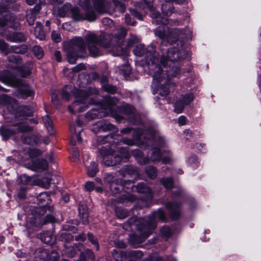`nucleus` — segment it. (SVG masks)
Returning <instances> with one entry per match:
<instances>
[{
	"label": "nucleus",
	"instance_id": "f257e3e1",
	"mask_svg": "<svg viewBox=\"0 0 261 261\" xmlns=\"http://www.w3.org/2000/svg\"><path fill=\"white\" fill-rule=\"evenodd\" d=\"M186 54L183 49L172 47L168 50L167 56L162 55L161 65H156L153 68L154 61H152L150 72L153 74L154 82L159 86L158 90L160 95L166 96L169 93L170 79L175 77L179 73V69L174 66V62L184 59Z\"/></svg>",
	"mask_w": 261,
	"mask_h": 261
},
{
	"label": "nucleus",
	"instance_id": "f03ea898",
	"mask_svg": "<svg viewBox=\"0 0 261 261\" xmlns=\"http://www.w3.org/2000/svg\"><path fill=\"white\" fill-rule=\"evenodd\" d=\"M126 35V31L123 28H120L114 36L110 34H101L97 36L94 33H91L86 37V41L90 54L93 57L99 55V50L97 46L105 48L112 47L114 55L117 56H126L129 54V46L124 44L123 39Z\"/></svg>",
	"mask_w": 261,
	"mask_h": 261
},
{
	"label": "nucleus",
	"instance_id": "7ed1b4c3",
	"mask_svg": "<svg viewBox=\"0 0 261 261\" xmlns=\"http://www.w3.org/2000/svg\"><path fill=\"white\" fill-rule=\"evenodd\" d=\"M146 7L150 10L151 15L153 19V23L156 24H163L158 27L154 30L155 35L162 40L161 45H163L166 42L171 44L179 41L180 45H183V42L185 39H191V34L189 30L175 29L169 30L166 25L167 19L163 18L158 12L155 11V8L152 5L153 0H142Z\"/></svg>",
	"mask_w": 261,
	"mask_h": 261
},
{
	"label": "nucleus",
	"instance_id": "20e7f679",
	"mask_svg": "<svg viewBox=\"0 0 261 261\" xmlns=\"http://www.w3.org/2000/svg\"><path fill=\"white\" fill-rule=\"evenodd\" d=\"M132 124L136 123L138 127H132L133 136L132 138V146L136 144L142 147L146 148L147 146L157 145L160 147H163L165 144V140L156 135L154 132L150 130L146 132H143L144 126L141 123V116L137 113L136 110L132 107Z\"/></svg>",
	"mask_w": 261,
	"mask_h": 261
},
{
	"label": "nucleus",
	"instance_id": "39448f33",
	"mask_svg": "<svg viewBox=\"0 0 261 261\" xmlns=\"http://www.w3.org/2000/svg\"><path fill=\"white\" fill-rule=\"evenodd\" d=\"M159 219L162 221L166 220L164 212L159 210L154 212L145 219H141L140 224H136L140 236H136L132 234V246L136 247L143 242L151 233L152 230L156 227V219Z\"/></svg>",
	"mask_w": 261,
	"mask_h": 261
},
{
	"label": "nucleus",
	"instance_id": "423d86ee",
	"mask_svg": "<svg viewBox=\"0 0 261 261\" xmlns=\"http://www.w3.org/2000/svg\"><path fill=\"white\" fill-rule=\"evenodd\" d=\"M72 93L75 99L72 106L68 107L69 111L72 113L85 111L89 103L88 92L76 89L73 91Z\"/></svg>",
	"mask_w": 261,
	"mask_h": 261
},
{
	"label": "nucleus",
	"instance_id": "0eeeda50",
	"mask_svg": "<svg viewBox=\"0 0 261 261\" xmlns=\"http://www.w3.org/2000/svg\"><path fill=\"white\" fill-rule=\"evenodd\" d=\"M70 46L68 50L67 59L69 63L74 64L78 58L83 57L82 54L86 50V44L82 38H76L71 41Z\"/></svg>",
	"mask_w": 261,
	"mask_h": 261
},
{
	"label": "nucleus",
	"instance_id": "6e6552de",
	"mask_svg": "<svg viewBox=\"0 0 261 261\" xmlns=\"http://www.w3.org/2000/svg\"><path fill=\"white\" fill-rule=\"evenodd\" d=\"M46 206H42L36 208L34 211L35 213L37 215L34 216L33 214L28 215L26 218V227L29 229L31 227L37 226V223L39 221L41 225L45 224L49 222H55V219L51 215H47L44 219L43 222L41 221L40 216L45 214L46 211Z\"/></svg>",
	"mask_w": 261,
	"mask_h": 261
},
{
	"label": "nucleus",
	"instance_id": "1a4fd4ad",
	"mask_svg": "<svg viewBox=\"0 0 261 261\" xmlns=\"http://www.w3.org/2000/svg\"><path fill=\"white\" fill-rule=\"evenodd\" d=\"M90 0H85L84 7L82 11L78 8H72L71 13L72 18L76 21L87 20L93 21L96 19L95 12L89 8Z\"/></svg>",
	"mask_w": 261,
	"mask_h": 261
},
{
	"label": "nucleus",
	"instance_id": "9d476101",
	"mask_svg": "<svg viewBox=\"0 0 261 261\" xmlns=\"http://www.w3.org/2000/svg\"><path fill=\"white\" fill-rule=\"evenodd\" d=\"M133 52L136 56L141 57L145 54L146 55V62L148 65L150 70V67L152 65L150 59L152 61H155L153 63V68H155L156 65H159L156 64V62L159 61L158 55L156 53L155 48L153 45L148 46L145 52L144 45L142 44H138L136 46L135 48L134 49Z\"/></svg>",
	"mask_w": 261,
	"mask_h": 261
},
{
	"label": "nucleus",
	"instance_id": "9b49d317",
	"mask_svg": "<svg viewBox=\"0 0 261 261\" xmlns=\"http://www.w3.org/2000/svg\"><path fill=\"white\" fill-rule=\"evenodd\" d=\"M132 155L134 156L136 161L140 164L143 165L149 163L150 161L154 162L161 159L162 153L158 148H153L148 153L147 156L144 157L140 149H134L132 151Z\"/></svg>",
	"mask_w": 261,
	"mask_h": 261
},
{
	"label": "nucleus",
	"instance_id": "f8f14e48",
	"mask_svg": "<svg viewBox=\"0 0 261 261\" xmlns=\"http://www.w3.org/2000/svg\"><path fill=\"white\" fill-rule=\"evenodd\" d=\"M129 152L125 148H121L119 150V154L118 153H108L103 156V163L108 166H112L116 165L120 161L126 162L129 160Z\"/></svg>",
	"mask_w": 261,
	"mask_h": 261
},
{
	"label": "nucleus",
	"instance_id": "ddd939ff",
	"mask_svg": "<svg viewBox=\"0 0 261 261\" xmlns=\"http://www.w3.org/2000/svg\"><path fill=\"white\" fill-rule=\"evenodd\" d=\"M16 125L17 128L16 130L13 129L7 128L4 127L0 128V134L5 140L8 139L10 136L18 132H28L31 130L25 123L22 122L17 123Z\"/></svg>",
	"mask_w": 261,
	"mask_h": 261
},
{
	"label": "nucleus",
	"instance_id": "4468645a",
	"mask_svg": "<svg viewBox=\"0 0 261 261\" xmlns=\"http://www.w3.org/2000/svg\"><path fill=\"white\" fill-rule=\"evenodd\" d=\"M0 81L10 86H18L21 84V81L16 79L8 70H5L0 73Z\"/></svg>",
	"mask_w": 261,
	"mask_h": 261
},
{
	"label": "nucleus",
	"instance_id": "2eb2a0df",
	"mask_svg": "<svg viewBox=\"0 0 261 261\" xmlns=\"http://www.w3.org/2000/svg\"><path fill=\"white\" fill-rule=\"evenodd\" d=\"M138 193L145 194L144 197L142 198L143 200L149 202L152 200L153 198L151 189L144 183H140L136 187Z\"/></svg>",
	"mask_w": 261,
	"mask_h": 261
},
{
	"label": "nucleus",
	"instance_id": "dca6fc26",
	"mask_svg": "<svg viewBox=\"0 0 261 261\" xmlns=\"http://www.w3.org/2000/svg\"><path fill=\"white\" fill-rule=\"evenodd\" d=\"M28 168L34 171H39L46 170L48 167L47 162L43 159H38L33 161Z\"/></svg>",
	"mask_w": 261,
	"mask_h": 261
},
{
	"label": "nucleus",
	"instance_id": "f3484780",
	"mask_svg": "<svg viewBox=\"0 0 261 261\" xmlns=\"http://www.w3.org/2000/svg\"><path fill=\"white\" fill-rule=\"evenodd\" d=\"M167 206L171 218L173 220L178 219L180 214V204L175 202H171L169 203Z\"/></svg>",
	"mask_w": 261,
	"mask_h": 261
},
{
	"label": "nucleus",
	"instance_id": "a211bd4d",
	"mask_svg": "<svg viewBox=\"0 0 261 261\" xmlns=\"http://www.w3.org/2000/svg\"><path fill=\"white\" fill-rule=\"evenodd\" d=\"M0 50L6 55L11 52L20 54L22 51L21 48L18 46H12L9 48L8 44L2 40H0Z\"/></svg>",
	"mask_w": 261,
	"mask_h": 261
},
{
	"label": "nucleus",
	"instance_id": "6ab92c4d",
	"mask_svg": "<svg viewBox=\"0 0 261 261\" xmlns=\"http://www.w3.org/2000/svg\"><path fill=\"white\" fill-rule=\"evenodd\" d=\"M79 216L83 223L87 224L88 222V214L87 206L83 203H80L79 207Z\"/></svg>",
	"mask_w": 261,
	"mask_h": 261
},
{
	"label": "nucleus",
	"instance_id": "aec40b11",
	"mask_svg": "<svg viewBox=\"0 0 261 261\" xmlns=\"http://www.w3.org/2000/svg\"><path fill=\"white\" fill-rule=\"evenodd\" d=\"M40 10V7L36 6L32 11L27 12V20L30 25H32L34 24L36 19V16L39 13Z\"/></svg>",
	"mask_w": 261,
	"mask_h": 261
},
{
	"label": "nucleus",
	"instance_id": "412c9836",
	"mask_svg": "<svg viewBox=\"0 0 261 261\" xmlns=\"http://www.w3.org/2000/svg\"><path fill=\"white\" fill-rule=\"evenodd\" d=\"M172 2L165 0V2L162 5V13L166 16H169L173 12V7Z\"/></svg>",
	"mask_w": 261,
	"mask_h": 261
},
{
	"label": "nucleus",
	"instance_id": "4be33fe9",
	"mask_svg": "<svg viewBox=\"0 0 261 261\" xmlns=\"http://www.w3.org/2000/svg\"><path fill=\"white\" fill-rule=\"evenodd\" d=\"M112 254L116 261H126L127 257L129 256V253L124 251L118 252L116 250H113Z\"/></svg>",
	"mask_w": 261,
	"mask_h": 261
},
{
	"label": "nucleus",
	"instance_id": "5701e85b",
	"mask_svg": "<svg viewBox=\"0 0 261 261\" xmlns=\"http://www.w3.org/2000/svg\"><path fill=\"white\" fill-rule=\"evenodd\" d=\"M19 110L21 111L22 115H18V114L15 115V118L18 120H22L23 117L31 116L33 112L32 109L27 106L21 107Z\"/></svg>",
	"mask_w": 261,
	"mask_h": 261
},
{
	"label": "nucleus",
	"instance_id": "b1692460",
	"mask_svg": "<svg viewBox=\"0 0 261 261\" xmlns=\"http://www.w3.org/2000/svg\"><path fill=\"white\" fill-rule=\"evenodd\" d=\"M34 34L36 38L41 40H43L45 38V34L43 30L42 26L40 22H37L34 29Z\"/></svg>",
	"mask_w": 261,
	"mask_h": 261
},
{
	"label": "nucleus",
	"instance_id": "393cba45",
	"mask_svg": "<svg viewBox=\"0 0 261 261\" xmlns=\"http://www.w3.org/2000/svg\"><path fill=\"white\" fill-rule=\"evenodd\" d=\"M145 173L150 179H154L158 176V169L153 166H148L145 167Z\"/></svg>",
	"mask_w": 261,
	"mask_h": 261
},
{
	"label": "nucleus",
	"instance_id": "a878e982",
	"mask_svg": "<svg viewBox=\"0 0 261 261\" xmlns=\"http://www.w3.org/2000/svg\"><path fill=\"white\" fill-rule=\"evenodd\" d=\"M7 40L11 42H21L25 41V38L22 33H16L8 36Z\"/></svg>",
	"mask_w": 261,
	"mask_h": 261
},
{
	"label": "nucleus",
	"instance_id": "bb28decb",
	"mask_svg": "<svg viewBox=\"0 0 261 261\" xmlns=\"http://www.w3.org/2000/svg\"><path fill=\"white\" fill-rule=\"evenodd\" d=\"M176 261L175 259L171 257H168L166 259H163V258L160 256L157 253H153L150 256H149V258H147L146 261Z\"/></svg>",
	"mask_w": 261,
	"mask_h": 261
},
{
	"label": "nucleus",
	"instance_id": "cd10ccee",
	"mask_svg": "<svg viewBox=\"0 0 261 261\" xmlns=\"http://www.w3.org/2000/svg\"><path fill=\"white\" fill-rule=\"evenodd\" d=\"M104 180L105 182H108L110 185V188L111 189V190H113V188H114L115 189L117 190V188L116 187V179L115 177L112 174L110 173H107L105 175L104 177Z\"/></svg>",
	"mask_w": 261,
	"mask_h": 261
},
{
	"label": "nucleus",
	"instance_id": "c85d7f7f",
	"mask_svg": "<svg viewBox=\"0 0 261 261\" xmlns=\"http://www.w3.org/2000/svg\"><path fill=\"white\" fill-rule=\"evenodd\" d=\"M97 165L94 162H92L87 168V175L90 177H94L98 172Z\"/></svg>",
	"mask_w": 261,
	"mask_h": 261
},
{
	"label": "nucleus",
	"instance_id": "c756f323",
	"mask_svg": "<svg viewBox=\"0 0 261 261\" xmlns=\"http://www.w3.org/2000/svg\"><path fill=\"white\" fill-rule=\"evenodd\" d=\"M40 239L44 243L50 244L52 242L53 237L50 232L46 231L42 232L40 234Z\"/></svg>",
	"mask_w": 261,
	"mask_h": 261
},
{
	"label": "nucleus",
	"instance_id": "7c9ffc66",
	"mask_svg": "<svg viewBox=\"0 0 261 261\" xmlns=\"http://www.w3.org/2000/svg\"><path fill=\"white\" fill-rule=\"evenodd\" d=\"M43 123L48 131L51 134H54V130L52 126V122L48 116L46 115L42 118Z\"/></svg>",
	"mask_w": 261,
	"mask_h": 261
},
{
	"label": "nucleus",
	"instance_id": "2f4dec72",
	"mask_svg": "<svg viewBox=\"0 0 261 261\" xmlns=\"http://www.w3.org/2000/svg\"><path fill=\"white\" fill-rule=\"evenodd\" d=\"M106 4L102 0H95L94 3V8L100 13L105 12V6Z\"/></svg>",
	"mask_w": 261,
	"mask_h": 261
},
{
	"label": "nucleus",
	"instance_id": "473e14b6",
	"mask_svg": "<svg viewBox=\"0 0 261 261\" xmlns=\"http://www.w3.org/2000/svg\"><path fill=\"white\" fill-rule=\"evenodd\" d=\"M107 81V78L106 76H103L102 77V88L106 91L109 92L110 93H113L116 91V88L115 87L112 86L111 85L106 84Z\"/></svg>",
	"mask_w": 261,
	"mask_h": 261
},
{
	"label": "nucleus",
	"instance_id": "72a5a7b5",
	"mask_svg": "<svg viewBox=\"0 0 261 261\" xmlns=\"http://www.w3.org/2000/svg\"><path fill=\"white\" fill-rule=\"evenodd\" d=\"M23 141L26 144L34 145L38 143L39 139L37 136L32 135L25 137Z\"/></svg>",
	"mask_w": 261,
	"mask_h": 261
},
{
	"label": "nucleus",
	"instance_id": "f704fd0d",
	"mask_svg": "<svg viewBox=\"0 0 261 261\" xmlns=\"http://www.w3.org/2000/svg\"><path fill=\"white\" fill-rule=\"evenodd\" d=\"M136 9L132 10V16H133L134 18L138 19V20H142L143 19V16L141 14V4H139L136 6Z\"/></svg>",
	"mask_w": 261,
	"mask_h": 261
},
{
	"label": "nucleus",
	"instance_id": "c9c22d12",
	"mask_svg": "<svg viewBox=\"0 0 261 261\" xmlns=\"http://www.w3.org/2000/svg\"><path fill=\"white\" fill-rule=\"evenodd\" d=\"M36 254L37 256L43 261H47L48 257V252L46 249H39L36 252Z\"/></svg>",
	"mask_w": 261,
	"mask_h": 261
},
{
	"label": "nucleus",
	"instance_id": "e433bc0d",
	"mask_svg": "<svg viewBox=\"0 0 261 261\" xmlns=\"http://www.w3.org/2000/svg\"><path fill=\"white\" fill-rule=\"evenodd\" d=\"M20 92L24 98L31 96L34 93V91L28 86H25L20 89Z\"/></svg>",
	"mask_w": 261,
	"mask_h": 261
},
{
	"label": "nucleus",
	"instance_id": "4c0bfd02",
	"mask_svg": "<svg viewBox=\"0 0 261 261\" xmlns=\"http://www.w3.org/2000/svg\"><path fill=\"white\" fill-rule=\"evenodd\" d=\"M115 212L117 217L121 219H124L128 215V212L126 210L120 207H117Z\"/></svg>",
	"mask_w": 261,
	"mask_h": 261
},
{
	"label": "nucleus",
	"instance_id": "58836bf2",
	"mask_svg": "<svg viewBox=\"0 0 261 261\" xmlns=\"http://www.w3.org/2000/svg\"><path fill=\"white\" fill-rule=\"evenodd\" d=\"M160 181L166 189H170L173 187V181L170 177H163L161 179Z\"/></svg>",
	"mask_w": 261,
	"mask_h": 261
},
{
	"label": "nucleus",
	"instance_id": "ea45409f",
	"mask_svg": "<svg viewBox=\"0 0 261 261\" xmlns=\"http://www.w3.org/2000/svg\"><path fill=\"white\" fill-rule=\"evenodd\" d=\"M162 236L165 238H169L173 234L172 230L168 226H165L160 230Z\"/></svg>",
	"mask_w": 261,
	"mask_h": 261
},
{
	"label": "nucleus",
	"instance_id": "a19ab883",
	"mask_svg": "<svg viewBox=\"0 0 261 261\" xmlns=\"http://www.w3.org/2000/svg\"><path fill=\"white\" fill-rule=\"evenodd\" d=\"M65 253L69 257H73L76 253V249L73 246H65Z\"/></svg>",
	"mask_w": 261,
	"mask_h": 261
},
{
	"label": "nucleus",
	"instance_id": "79ce46f5",
	"mask_svg": "<svg viewBox=\"0 0 261 261\" xmlns=\"http://www.w3.org/2000/svg\"><path fill=\"white\" fill-rule=\"evenodd\" d=\"M120 70L123 73L124 77H127L129 76L130 73V67L128 61L121 67Z\"/></svg>",
	"mask_w": 261,
	"mask_h": 261
},
{
	"label": "nucleus",
	"instance_id": "37998d69",
	"mask_svg": "<svg viewBox=\"0 0 261 261\" xmlns=\"http://www.w3.org/2000/svg\"><path fill=\"white\" fill-rule=\"evenodd\" d=\"M17 69L22 77H25L31 73L30 69L24 66L17 67Z\"/></svg>",
	"mask_w": 261,
	"mask_h": 261
},
{
	"label": "nucleus",
	"instance_id": "c03bdc74",
	"mask_svg": "<svg viewBox=\"0 0 261 261\" xmlns=\"http://www.w3.org/2000/svg\"><path fill=\"white\" fill-rule=\"evenodd\" d=\"M185 105H185L181 100H179L176 101L174 103V111L178 114L181 113L182 112Z\"/></svg>",
	"mask_w": 261,
	"mask_h": 261
},
{
	"label": "nucleus",
	"instance_id": "a18cd8bd",
	"mask_svg": "<svg viewBox=\"0 0 261 261\" xmlns=\"http://www.w3.org/2000/svg\"><path fill=\"white\" fill-rule=\"evenodd\" d=\"M37 198L41 203H42L43 202H46V203H48V201L50 200L49 196L46 192L40 193L38 195Z\"/></svg>",
	"mask_w": 261,
	"mask_h": 261
},
{
	"label": "nucleus",
	"instance_id": "49530a36",
	"mask_svg": "<svg viewBox=\"0 0 261 261\" xmlns=\"http://www.w3.org/2000/svg\"><path fill=\"white\" fill-rule=\"evenodd\" d=\"M143 253L139 250L132 251V261H138L139 259L141 258Z\"/></svg>",
	"mask_w": 261,
	"mask_h": 261
},
{
	"label": "nucleus",
	"instance_id": "de8ad7c7",
	"mask_svg": "<svg viewBox=\"0 0 261 261\" xmlns=\"http://www.w3.org/2000/svg\"><path fill=\"white\" fill-rule=\"evenodd\" d=\"M33 52L36 57L38 59L41 58L43 56V50L41 47L38 46H35L33 49Z\"/></svg>",
	"mask_w": 261,
	"mask_h": 261
},
{
	"label": "nucleus",
	"instance_id": "09e8293b",
	"mask_svg": "<svg viewBox=\"0 0 261 261\" xmlns=\"http://www.w3.org/2000/svg\"><path fill=\"white\" fill-rule=\"evenodd\" d=\"M59 255L58 253L55 251H51L48 255L47 261H58Z\"/></svg>",
	"mask_w": 261,
	"mask_h": 261
},
{
	"label": "nucleus",
	"instance_id": "8fccbe9b",
	"mask_svg": "<svg viewBox=\"0 0 261 261\" xmlns=\"http://www.w3.org/2000/svg\"><path fill=\"white\" fill-rule=\"evenodd\" d=\"M20 180L23 184L28 185L32 184L31 177L25 174L22 175L20 176Z\"/></svg>",
	"mask_w": 261,
	"mask_h": 261
},
{
	"label": "nucleus",
	"instance_id": "3c124183",
	"mask_svg": "<svg viewBox=\"0 0 261 261\" xmlns=\"http://www.w3.org/2000/svg\"><path fill=\"white\" fill-rule=\"evenodd\" d=\"M70 8V6L68 4H66L59 10V15L61 17H64L66 15V13Z\"/></svg>",
	"mask_w": 261,
	"mask_h": 261
},
{
	"label": "nucleus",
	"instance_id": "603ef678",
	"mask_svg": "<svg viewBox=\"0 0 261 261\" xmlns=\"http://www.w3.org/2000/svg\"><path fill=\"white\" fill-rule=\"evenodd\" d=\"M194 96L193 94L189 93L185 95L182 101L185 105H188L191 102Z\"/></svg>",
	"mask_w": 261,
	"mask_h": 261
},
{
	"label": "nucleus",
	"instance_id": "864d4df0",
	"mask_svg": "<svg viewBox=\"0 0 261 261\" xmlns=\"http://www.w3.org/2000/svg\"><path fill=\"white\" fill-rule=\"evenodd\" d=\"M188 164L192 167H195L198 165V161L195 155H191L188 159Z\"/></svg>",
	"mask_w": 261,
	"mask_h": 261
},
{
	"label": "nucleus",
	"instance_id": "5fc2aeb1",
	"mask_svg": "<svg viewBox=\"0 0 261 261\" xmlns=\"http://www.w3.org/2000/svg\"><path fill=\"white\" fill-rule=\"evenodd\" d=\"M88 240L91 242V243L95 245L96 250H98L99 249V245L97 239L95 238L91 233L88 234Z\"/></svg>",
	"mask_w": 261,
	"mask_h": 261
},
{
	"label": "nucleus",
	"instance_id": "6e6d98bb",
	"mask_svg": "<svg viewBox=\"0 0 261 261\" xmlns=\"http://www.w3.org/2000/svg\"><path fill=\"white\" fill-rule=\"evenodd\" d=\"M51 38L56 42H59L61 41L60 35L56 31H53L51 33Z\"/></svg>",
	"mask_w": 261,
	"mask_h": 261
},
{
	"label": "nucleus",
	"instance_id": "4d7b16f0",
	"mask_svg": "<svg viewBox=\"0 0 261 261\" xmlns=\"http://www.w3.org/2000/svg\"><path fill=\"white\" fill-rule=\"evenodd\" d=\"M41 152L38 149H32L29 151V156L31 158H34L40 155Z\"/></svg>",
	"mask_w": 261,
	"mask_h": 261
},
{
	"label": "nucleus",
	"instance_id": "13d9d810",
	"mask_svg": "<svg viewBox=\"0 0 261 261\" xmlns=\"http://www.w3.org/2000/svg\"><path fill=\"white\" fill-rule=\"evenodd\" d=\"M85 188L88 191H91L94 189V184L92 181H87L85 184Z\"/></svg>",
	"mask_w": 261,
	"mask_h": 261
},
{
	"label": "nucleus",
	"instance_id": "bf43d9fd",
	"mask_svg": "<svg viewBox=\"0 0 261 261\" xmlns=\"http://www.w3.org/2000/svg\"><path fill=\"white\" fill-rule=\"evenodd\" d=\"M51 179L50 178H45L43 180V184L42 185V187H44L45 189H48L50 186V183Z\"/></svg>",
	"mask_w": 261,
	"mask_h": 261
},
{
	"label": "nucleus",
	"instance_id": "052dcab7",
	"mask_svg": "<svg viewBox=\"0 0 261 261\" xmlns=\"http://www.w3.org/2000/svg\"><path fill=\"white\" fill-rule=\"evenodd\" d=\"M186 118L184 116H180L178 118V123L180 125H184L186 123Z\"/></svg>",
	"mask_w": 261,
	"mask_h": 261
},
{
	"label": "nucleus",
	"instance_id": "680f3d73",
	"mask_svg": "<svg viewBox=\"0 0 261 261\" xmlns=\"http://www.w3.org/2000/svg\"><path fill=\"white\" fill-rule=\"evenodd\" d=\"M86 254L87 257L90 259H93L94 258V255L92 250L90 249H87L86 250Z\"/></svg>",
	"mask_w": 261,
	"mask_h": 261
},
{
	"label": "nucleus",
	"instance_id": "e2e57ef3",
	"mask_svg": "<svg viewBox=\"0 0 261 261\" xmlns=\"http://www.w3.org/2000/svg\"><path fill=\"white\" fill-rule=\"evenodd\" d=\"M172 161V157L169 155L167 156L163 157L162 159V161L163 163L164 164H168L171 162Z\"/></svg>",
	"mask_w": 261,
	"mask_h": 261
},
{
	"label": "nucleus",
	"instance_id": "0e129e2a",
	"mask_svg": "<svg viewBox=\"0 0 261 261\" xmlns=\"http://www.w3.org/2000/svg\"><path fill=\"white\" fill-rule=\"evenodd\" d=\"M113 125L111 124H105L101 126V128L103 130H110L113 128Z\"/></svg>",
	"mask_w": 261,
	"mask_h": 261
},
{
	"label": "nucleus",
	"instance_id": "69168bd1",
	"mask_svg": "<svg viewBox=\"0 0 261 261\" xmlns=\"http://www.w3.org/2000/svg\"><path fill=\"white\" fill-rule=\"evenodd\" d=\"M72 155L75 159H79L80 158L79 151L76 148L73 149Z\"/></svg>",
	"mask_w": 261,
	"mask_h": 261
},
{
	"label": "nucleus",
	"instance_id": "338daca9",
	"mask_svg": "<svg viewBox=\"0 0 261 261\" xmlns=\"http://www.w3.org/2000/svg\"><path fill=\"white\" fill-rule=\"evenodd\" d=\"M75 240L77 241H84L86 240V236L84 234L82 233L75 237Z\"/></svg>",
	"mask_w": 261,
	"mask_h": 261
},
{
	"label": "nucleus",
	"instance_id": "774afa93",
	"mask_svg": "<svg viewBox=\"0 0 261 261\" xmlns=\"http://www.w3.org/2000/svg\"><path fill=\"white\" fill-rule=\"evenodd\" d=\"M55 57L58 62H61L62 58H61V53L59 51H56L55 53Z\"/></svg>",
	"mask_w": 261,
	"mask_h": 261
}]
</instances>
